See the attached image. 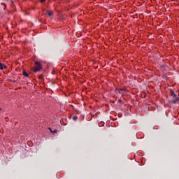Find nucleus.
Masks as SVG:
<instances>
[{"label": "nucleus", "instance_id": "5", "mask_svg": "<svg viewBox=\"0 0 179 179\" xmlns=\"http://www.w3.org/2000/svg\"><path fill=\"white\" fill-rule=\"evenodd\" d=\"M46 15H48V16H49V17L52 16V12L48 10L46 13Z\"/></svg>", "mask_w": 179, "mask_h": 179}, {"label": "nucleus", "instance_id": "2", "mask_svg": "<svg viewBox=\"0 0 179 179\" xmlns=\"http://www.w3.org/2000/svg\"><path fill=\"white\" fill-rule=\"evenodd\" d=\"M36 67L34 69V72L37 73L41 69V64L38 62H35Z\"/></svg>", "mask_w": 179, "mask_h": 179}, {"label": "nucleus", "instance_id": "7", "mask_svg": "<svg viewBox=\"0 0 179 179\" xmlns=\"http://www.w3.org/2000/svg\"><path fill=\"white\" fill-rule=\"evenodd\" d=\"M73 120L74 121H76V120H78V117L74 116V117H73Z\"/></svg>", "mask_w": 179, "mask_h": 179}, {"label": "nucleus", "instance_id": "4", "mask_svg": "<svg viewBox=\"0 0 179 179\" xmlns=\"http://www.w3.org/2000/svg\"><path fill=\"white\" fill-rule=\"evenodd\" d=\"M3 69H6V66L4 64H2V63H1L0 62V69L3 70Z\"/></svg>", "mask_w": 179, "mask_h": 179}, {"label": "nucleus", "instance_id": "6", "mask_svg": "<svg viewBox=\"0 0 179 179\" xmlns=\"http://www.w3.org/2000/svg\"><path fill=\"white\" fill-rule=\"evenodd\" d=\"M23 75H24V76H25V78H27V77H29V73H27L26 71H23Z\"/></svg>", "mask_w": 179, "mask_h": 179}, {"label": "nucleus", "instance_id": "9", "mask_svg": "<svg viewBox=\"0 0 179 179\" xmlns=\"http://www.w3.org/2000/svg\"><path fill=\"white\" fill-rule=\"evenodd\" d=\"M57 130H54V131H53V132L57 133Z\"/></svg>", "mask_w": 179, "mask_h": 179}, {"label": "nucleus", "instance_id": "8", "mask_svg": "<svg viewBox=\"0 0 179 179\" xmlns=\"http://www.w3.org/2000/svg\"><path fill=\"white\" fill-rule=\"evenodd\" d=\"M40 2L43 3V2H45V0H39Z\"/></svg>", "mask_w": 179, "mask_h": 179}, {"label": "nucleus", "instance_id": "3", "mask_svg": "<svg viewBox=\"0 0 179 179\" xmlns=\"http://www.w3.org/2000/svg\"><path fill=\"white\" fill-rule=\"evenodd\" d=\"M116 93H119L120 96H124L125 94V88H122L120 90H116Z\"/></svg>", "mask_w": 179, "mask_h": 179}, {"label": "nucleus", "instance_id": "10", "mask_svg": "<svg viewBox=\"0 0 179 179\" xmlns=\"http://www.w3.org/2000/svg\"><path fill=\"white\" fill-rule=\"evenodd\" d=\"M50 132H52V130H51V129H50Z\"/></svg>", "mask_w": 179, "mask_h": 179}, {"label": "nucleus", "instance_id": "1", "mask_svg": "<svg viewBox=\"0 0 179 179\" xmlns=\"http://www.w3.org/2000/svg\"><path fill=\"white\" fill-rule=\"evenodd\" d=\"M171 97L172 99L170 101L171 103H176L178 101V97L177 96V95H176V93H174V92L173 91L171 92Z\"/></svg>", "mask_w": 179, "mask_h": 179}]
</instances>
